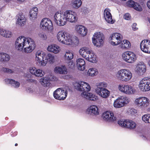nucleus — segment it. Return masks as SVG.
I'll return each instance as SVG.
<instances>
[{
	"instance_id": "nucleus-1",
	"label": "nucleus",
	"mask_w": 150,
	"mask_h": 150,
	"mask_svg": "<svg viewBox=\"0 0 150 150\" xmlns=\"http://www.w3.org/2000/svg\"><path fill=\"white\" fill-rule=\"evenodd\" d=\"M54 22L59 26L65 25L67 22L76 23L78 20V17L75 13L70 10H67L61 13L57 12L54 15Z\"/></svg>"
},
{
	"instance_id": "nucleus-2",
	"label": "nucleus",
	"mask_w": 150,
	"mask_h": 150,
	"mask_svg": "<svg viewBox=\"0 0 150 150\" xmlns=\"http://www.w3.org/2000/svg\"><path fill=\"white\" fill-rule=\"evenodd\" d=\"M15 46L18 50L21 51L24 48V51L25 52L30 53L35 49V45L34 41L32 38L21 36L16 40Z\"/></svg>"
},
{
	"instance_id": "nucleus-3",
	"label": "nucleus",
	"mask_w": 150,
	"mask_h": 150,
	"mask_svg": "<svg viewBox=\"0 0 150 150\" xmlns=\"http://www.w3.org/2000/svg\"><path fill=\"white\" fill-rule=\"evenodd\" d=\"M45 53L41 50H38L35 53V60L36 63L38 65L41 66H45L47 62L50 63H53L55 61V57L52 54H48L46 57V60L47 61H45L43 59Z\"/></svg>"
},
{
	"instance_id": "nucleus-4",
	"label": "nucleus",
	"mask_w": 150,
	"mask_h": 150,
	"mask_svg": "<svg viewBox=\"0 0 150 150\" xmlns=\"http://www.w3.org/2000/svg\"><path fill=\"white\" fill-rule=\"evenodd\" d=\"M56 38L57 41L63 44L70 45L72 42L71 35L65 31L60 30L58 32Z\"/></svg>"
},
{
	"instance_id": "nucleus-5",
	"label": "nucleus",
	"mask_w": 150,
	"mask_h": 150,
	"mask_svg": "<svg viewBox=\"0 0 150 150\" xmlns=\"http://www.w3.org/2000/svg\"><path fill=\"white\" fill-rule=\"evenodd\" d=\"M80 54L88 61L92 63L96 62V56L93 51L90 48L83 47L79 50Z\"/></svg>"
},
{
	"instance_id": "nucleus-6",
	"label": "nucleus",
	"mask_w": 150,
	"mask_h": 150,
	"mask_svg": "<svg viewBox=\"0 0 150 150\" xmlns=\"http://www.w3.org/2000/svg\"><path fill=\"white\" fill-rule=\"evenodd\" d=\"M116 76L120 81L126 82L131 79L132 77V74L129 69H123L117 71Z\"/></svg>"
},
{
	"instance_id": "nucleus-7",
	"label": "nucleus",
	"mask_w": 150,
	"mask_h": 150,
	"mask_svg": "<svg viewBox=\"0 0 150 150\" xmlns=\"http://www.w3.org/2000/svg\"><path fill=\"white\" fill-rule=\"evenodd\" d=\"M97 88L95 89L96 93L100 96L104 98L108 97L110 94L109 91L106 89L107 84L104 82H100L96 84Z\"/></svg>"
},
{
	"instance_id": "nucleus-8",
	"label": "nucleus",
	"mask_w": 150,
	"mask_h": 150,
	"mask_svg": "<svg viewBox=\"0 0 150 150\" xmlns=\"http://www.w3.org/2000/svg\"><path fill=\"white\" fill-rule=\"evenodd\" d=\"M74 86L76 89L83 92L88 93L91 89L90 85L83 81L75 82L74 83Z\"/></svg>"
},
{
	"instance_id": "nucleus-9",
	"label": "nucleus",
	"mask_w": 150,
	"mask_h": 150,
	"mask_svg": "<svg viewBox=\"0 0 150 150\" xmlns=\"http://www.w3.org/2000/svg\"><path fill=\"white\" fill-rule=\"evenodd\" d=\"M118 88L121 92L128 95L133 94L136 92L135 88L128 84H120L118 86Z\"/></svg>"
},
{
	"instance_id": "nucleus-10",
	"label": "nucleus",
	"mask_w": 150,
	"mask_h": 150,
	"mask_svg": "<svg viewBox=\"0 0 150 150\" xmlns=\"http://www.w3.org/2000/svg\"><path fill=\"white\" fill-rule=\"evenodd\" d=\"M123 59L128 63L132 64L135 62L137 59V56L134 52L127 51L122 54Z\"/></svg>"
},
{
	"instance_id": "nucleus-11",
	"label": "nucleus",
	"mask_w": 150,
	"mask_h": 150,
	"mask_svg": "<svg viewBox=\"0 0 150 150\" xmlns=\"http://www.w3.org/2000/svg\"><path fill=\"white\" fill-rule=\"evenodd\" d=\"M118 124L122 127L131 129L135 128L137 125L135 122L129 120H120L118 121Z\"/></svg>"
},
{
	"instance_id": "nucleus-12",
	"label": "nucleus",
	"mask_w": 150,
	"mask_h": 150,
	"mask_svg": "<svg viewBox=\"0 0 150 150\" xmlns=\"http://www.w3.org/2000/svg\"><path fill=\"white\" fill-rule=\"evenodd\" d=\"M139 87L140 90L142 91L150 90V78L145 77L139 82Z\"/></svg>"
},
{
	"instance_id": "nucleus-13",
	"label": "nucleus",
	"mask_w": 150,
	"mask_h": 150,
	"mask_svg": "<svg viewBox=\"0 0 150 150\" xmlns=\"http://www.w3.org/2000/svg\"><path fill=\"white\" fill-rule=\"evenodd\" d=\"M104 36L102 33L97 32L94 33L92 39V42L94 45L99 47L102 45L103 43Z\"/></svg>"
},
{
	"instance_id": "nucleus-14",
	"label": "nucleus",
	"mask_w": 150,
	"mask_h": 150,
	"mask_svg": "<svg viewBox=\"0 0 150 150\" xmlns=\"http://www.w3.org/2000/svg\"><path fill=\"white\" fill-rule=\"evenodd\" d=\"M67 95V91L64 90L63 88H59L57 89L53 93L54 98L59 100L65 99Z\"/></svg>"
},
{
	"instance_id": "nucleus-15",
	"label": "nucleus",
	"mask_w": 150,
	"mask_h": 150,
	"mask_svg": "<svg viewBox=\"0 0 150 150\" xmlns=\"http://www.w3.org/2000/svg\"><path fill=\"white\" fill-rule=\"evenodd\" d=\"M122 39V35L121 34L117 33H112L109 38L111 44L114 46L120 44Z\"/></svg>"
},
{
	"instance_id": "nucleus-16",
	"label": "nucleus",
	"mask_w": 150,
	"mask_h": 150,
	"mask_svg": "<svg viewBox=\"0 0 150 150\" xmlns=\"http://www.w3.org/2000/svg\"><path fill=\"white\" fill-rule=\"evenodd\" d=\"M149 100L145 97H140L135 99L134 103L142 108H144L149 105Z\"/></svg>"
},
{
	"instance_id": "nucleus-17",
	"label": "nucleus",
	"mask_w": 150,
	"mask_h": 150,
	"mask_svg": "<svg viewBox=\"0 0 150 150\" xmlns=\"http://www.w3.org/2000/svg\"><path fill=\"white\" fill-rule=\"evenodd\" d=\"M40 26L42 29L45 30H48L52 31L53 30L52 21L47 18H44L41 20Z\"/></svg>"
},
{
	"instance_id": "nucleus-18",
	"label": "nucleus",
	"mask_w": 150,
	"mask_h": 150,
	"mask_svg": "<svg viewBox=\"0 0 150 150\" xmlns=\"http://www.w3.org/2000/svg\"><path fill=\"white\" fill-rule=\"evenodd\" d=\"M129 101V99L127 97L122 96L115 100L113 106L116 108H120L123 107L125 104H128Z\"/></svg>"
},
{
	"instance_id": "nucleus-19",
	"label": "nucleus",
	"mask_w": 150,
	"mask_h": 150,
	"mask_svg": "<svg viewBox=\"0 0 150 150\" xmlns=\"http://www.w3.org/2000/svg\"><path fill=\"white\" fill-rule=\"evenodd\" d=\"M103 120L108 122H113L117 120V118L113 112L111 111H107L104 112L102 115Z\"/></svg>"
},
{
	"instance_id": "nucleus-20",
	"label": "nucleus",
	"mask_w": 150,
	"mask_h": 150,
	"mask_svg": "<svg viewBox=\"0 0 150 150\" xmlns=\"http://www.w3.org/2000/svg\"><path fill=\"white\" fill-rule=\"evenodd\" d=\"M140 47L143 52L150 54V40L147 39L142 40L140 44Z\"/></svg>"
},
{
	"instance_id": "nucleus-21",
	"label": "nucleus",
	"mask_w": 150,
	"mask_h": 150,
	"mask_svg": "<svg viewBox=\"0 0 150 150\" xmlns=\"http://www.w3.org/2000/svg\"><path fill=\"white\" fill-rule=\"evenodd\" d=\"M29 71L31 74L37 77H42L45 74L44 72L42 69H37L34 67H30L29 69Z\"/></svg>"
},
{
	"instance_id": "nucleus-22",
	"label": "nucleus",
	"mask_w": 150,
	"mask_h": 150,
	"mask_svg": "<svg viewBox=\"0 0 150 150\" xmlns=\"http://www.w3.org/2000/svg\"><path fill=\"white\" fill-rule=\"evenodd\" d=\"M75 30L77 33L84 37L87 34L88 30L85 26L81 25H77L75 26Z\"/></svg>"
},
{
	"instance_id": "nucleus-23",
	"label": "nucleus",
	"mask_w": 150,
	"mask_h": 150,
	"mask_svg": "<svg viewBox=\"0 0 150 150\" xmlns=\"http://www.w3.org/2000/svg\"><path fill=\"white\" fill-rule=\"evenodd\" d=\"M110 10L108 8H106L104 11V17L106 21L110 23H113L114 21L112 19Z\"/></svg>"
},
{
	"instance_id": "nucleus-24",
	"label": "nucleus",
	"mask_w": 150,
	"mask_h": 150,
	"mask_svg": "<svg viewBox=\"0 0 150 150\" xmlns=\"http://www.w3.org/2000/svg\"><path fill=\"white\" fill-rule=\"evenodd\" d=\"M87 113L91 115H97L99 114V109L98 107L95 105L91 106L88 108Z\"/></svg>"
},
{
	"instance_id": "nucleus-25",
	"label": "nucleus",
	"mask_w": 150,
	"mask_h": 150,
	"mask_svg": "<svg viewBox=\"0 0 150 150\" xmlns=\"http://www.w3.org/2000/svg\"><path fill=\"white\" fill-rule=\"evenodd\" d=\"M81 96L89 100L95 101L98 99L97 96L91 93L82 92L81 94Z\"/></svg>"
},
{
	"instance_id": "nucleus-26",
	"label": "nucleus",
	"mask_w": 150,
	"mask_h": 150,
	"mask_svg": "<svg viewBox=\"0 0 150 150\" xmlns=\"http://www.w3.org/2000/svg\"><path fill=\"white\" fill-rule=\"evenodd\" d=\"M17 16L18 18L16 21V24L21 26H24L26 24V18L25 15L22 14H19Z\"/></svg>"
},
{
	"instance_id": "nucleus-27",
	"label": "nucleus",
	"mask_w": 150,
	"mask_h": 150,
	"mask_svg": "<svg viewBox=\"0 0 150 150\" xmlns=\"http://www.w3.org/2000/svg\"><path fill=\"white\" fill-rule=\"evenodd\" d=\"M54 71L55 73L62 75L67 74V69L65 66H57L54 69Z\"/></svg>"
},
{
	"instance_id": "nucleus-28",
	"label": "nucleus",
	"mask_w": 150,
	"mask_h": 150,
	"mask_svg": "<svg viewBox=\"0 0 150 150\" xmlns=\"http://www.w3.org/2000/svg\"><path fill=\"white\" fill-rule=\"evenodd\" d=\"M146 71V66L142 62H140L137 65L136 71L139 74H141L145 73Z\"/></svg>"
},
{
	"instance_id": "nucleus-29",
	"label": "nucleus",
	"mask_w": 150,
	"mask_h": 150,
	"mask_svg": "<svg viewBox=\"0 0 150 150\" xmlns=\"http://www.w3.org/2000/svg\"><path fill=\"white\" fill-rule=\"evenodd\" d=\"M47 49L48 51L55 54L59 53L60 51L59 46L56 44H53L48 46Z\"/></svg>"
},
{
	"instance_id": "nucleus-30",
	"label": "nucleus",
	"mask_w": 150,
	"mask_h": 150,
	"mask_svg": "<svg viewBox=\"0 0 150 150\" xmlns=\"http://www.w3.org/2000/svg\"><path fill=\"white\" fill-rule=\"evenodd\" d=\"M78 69L81 71H83L85 69V62L83 59L79 58L76 60Z\"/></svg>"
},
{
	"instance_id": "nucleus-31",
	"label": "nucleus",
	"mask_w": 150,
	"mask_h": 150,
	"mask_svg": "<svg viewBox=\"0 0 150 150\" xmlns=\"http://www.w3.org/2000/svg\"><path fill=\"white\" fill-rule=\"evenodd\" d=\"M38 8L36 7H34L31 8L29 12L30 18L31 20L35 19L37 17Z\"/></svg>"
},
{
	"instance_id": "nucleus-32",
	"label": "nucleus",
	"mask_w": 150,
	"mask_h": 150,
	"mask_svg": "<svg viewBox=\"0 0 150 150\" xmlns=\"http://www.w3.org/2000/svg\"><path fill=\"white\" fill-rule=\"evenodd\" d=\"M10 56L5 53L0 52V62H7L10 59Z\"/></svg>"
},
{
	"instance_id": "nucleus-33",
	"label": "nucleus",
	"mask_w": 150,
	"mask_h": 150,
	"mask_svg": "<svg viewBox=\"0 0 150 150\" xmlns=\"http://www.w3.org/2000/svg\"><path fill=\"white\" fill-rule=\"evenodd\" d=\"M120 46L121 48L128 49L131 46L130 42L128 40H125L121 42Z\"/></svg>"
},
{
	"instance_id": "nucleus-34",
	"label": "nucleus",
	"mask_w": 150,
	"mask_h": 150,
	"mask_svg": "<svg viewBox=\"0 0 150 150\" xmlns=\"http://www.w3.org/2000/svg\"><path fill=\"white\" fill-rule=\"evenodd\" d=\"M5 82L7 84H11L12 86L15 88L18 87L20 86V83L13 79H5Z\"/></svg>"
},
{
	"instance_id": "nucleus-35",
	"label": "nucleus",
	"mask_w": 150,
	"mask_h": 150,
	"mask_svg": "<svg viewBox=\"0 0 150 150\" xmlns=\"http://www.w3.org/2000/svg\"><path fill=\"white\" fill-rule=\"evenodd\" d=\"M71 4L73 8L77 9L81 6L82 2L81 0H72Z\"/></svg>"
},
{
	"instance_id": "nucleus-36",
	"label": "nucleus",
	"mask_w": 150,
	"mask_h": 150,
	"mask_svg": "<svg viewBox=\"0 0 150 150\" xmlns=\"http://www.w3.org/2000/svg\"><path fill=\"white\" fill-rule=\"evenodd\" d=\"M50 79L47 77H45L41 78L40 79V82L42 85L45 87H47L50 84Z\"/></svg>"
},
{
	"instance_id": "nucleus-37",
	"label": "nucleus",
	"mask_w": 150,
	"mask_h": 150,
	"mask_svg": "<svg viewBox=\"0 0 150 150\" xmlns=\"http://www.w3.org/2000/svg\"><path fill=\"white\" fill-rule=\"evenodd\" d=\"M74 57L72 52L69 50H67L64 56L65 59L67 60H71Z\"/></svg>"
},
{
	"instance_id": "nucleus-38",
	"label": "nucleus",
	"mask_w": 150,
	"mask_h": 150,
	"mask_svg": "<svg viewBox=\"0 0 150 150\" xmlns=\"http://www.w3.org/2000/svg\"><path fill=\"white\" fill-rule=\"evenodd\" d=\"M98 73L97 69L95 68H91L88 69V75L93 76L96 75Z\"/></svg>"
},
{
	"instance_id": "nucleus-39",
	"label": "nucleus",
	"mask_w": 150,
	"mask_h": 150,
	"mask_svg": "<svg viewBox=\"0 0 150 150\" xmlns=\"http://www.w3.org/2000/svg\"><path fill=\"white\" fill-rule=\"evenodd\" d=\"M149 114H146L142 116V120L146 123H150V122L149 120Z\"/></svg>"
},
{
	"instance_id": "nucleus-40",
	"label": "nucleus",
	"mask_w": 150,
	"mask_h": 150,
	"mask_svg": "<svg viewBox=\"0 0 150 150\" xmlns=\"http://www.w3.org/2000/svg\"><path fill=\"white\" fill-rule=\"evenodd\" d=\"M71 39L72 40V42L70 45H71L73 44H74L76 45H77L79 44V40L77 37H75L73 38L72 36L71 35Z\"/></svg>"
},
{
	"instance_id": "nucleus-41",
	"label": "nucleus",
	"mask_w": 150,
	"mask_h": 150,
	"mask_svg": "<svg viewBox=\"0 0 150 150\" xmlns=\"http://www.w3.org/2000/svg\"><path fill=\"white\" fill-rule=\"evenodd\" d=\"M6 33H5L4 37L6 38H10L12 35L13 34L12 32L8 30H6Z\"/></svg>"
},
{
	"instance_id": "nucleus-42",
	"label": "nucleus",
	"mask_w": 150,
	"mask_h": 150,
	"mask_svg": "<svg viewBox=\"0 0 150 150\" xmlns=\"http://www.w3.org/2000/svg\"><path fill=\"white\" fill-rule=\"evenodd\" d=\"M133 8L137 11H142V9L141 6L138 3H136L135 4V5L134 6Z\"/></svg>"
},
{
	"instance_id": "nucleus-43",
	"label": "nucleus",
	"mask_w": 150,
	"mask_h": 150,
	"mask_svg": "<svg viewBox=\"0 0 150 150\" xmlns=\"http://www.w3.org/2000/svg\"><path fill=\"white\" fill-rule=\"evenodd\" d=\"M38 36L40 38L44 40L46 39L47 38V36L45 34L43 33H39Z\"/></svg>"
},
{
	"instance_id": "nucleus-44",
	"label": "nucleus",
	"mask_w": 150,
	"mask_h": 150,
	"mask_svg": "<svg viewBox=\"0 0 150 150\" xmlns=\"http://www.w3.org/2000/svg\"><path fill=\"white\" fill-rule=\"evenodd\" d=\"M136 3L133 1L131 0L127 2V4L129 7L134 8L135 4Z\"/></svg>"
},
{
	"instance_id": "nucleus-45",
	"label": "nucleus",
	"mask_w": 150,
	"mask_h": 150,
	"mask_svg": "<svg viewBox=\"0 0 150 150\" xmlns=\"http://www.w3.org/2000/svg\"><path fill=\"white\" fill-rule=\"evenodd\" d=\"M6 29L2 28H0V35L4 37L5 33H6Z\"/></svg>"
},
{
	"instance_id": "nucleus-46",
	"label": "nucleus",
	"mask_w": 150,
	"mask_h": 150,
	"mask_svg": "<svg viewBox=\"0 0 150 150\" xmlns=\"http://www.w3.org/2000/svg\"><path fill=\"white\" fill-rule=\"evenodd\" d=\"M124 18L126 20H129L130 18V16L129 13H126L124 16Z\"/></svg>"
},
{
	"instance_id": "nucleus-47",
	"label": "nucleus",
	"mask_w": 150,
	"mask_h": 150,
	"mask_svg": "<svg viewBox=\"0 0 150 150\" xmlns=\"http://www.w3.org/2000/svg\"><path fill=\"white\" fill-rule=\"evenodd\" d=\"M130 112L132 115H134L137 113V111L134 109L132 108L130 110Z\"/></svg>"
},
{
	"instance_id": "nucleus-48",
	"label": "nucleus",
	"mask_w": 150,
	"mask_h": 150,
	"mask_svg": "<svg viewBox=\"0 0 150 150\" xmlns=\"http://www.w3.org/2000/svg\"><path fill=\"white\" fill-rule=\"evenodd\" d=\"M137 24L136 23H134L132 26V29L134 30H136L138 29V28L137 27Z\"/></svg>"
},
{
	"instance_id": "nucleus-49",
	"label": "nucleus",
	"mask_w": 150,
	"mask_h": 150,
	"mask_svg": "<svg viewBox=\"0 0 150 150\" xmlns=\"http://www.w3.org/2000/svg\"><path fill=\"white\" fill-rule=\"evenodd\" d=\"M14 72L15 71L14 70L8 68L7 73L11 74L14 73Z\"/></svg>"
},
{
	"instance_id": "nucleus-50",
	"label": "nucleus",
	"mask_w": 150,
	"mask_h": 150,
	"mask_svg": "<svg viewBox=\"0 0 150 150\" xmlns=\"http://www.w3.org/2000/svg\"><path fill=\"white\" fill-rule=\"evenodd\" d=\"M8 68L5 67H3L1 69V71L7 73Z\"/></svg>"
},
{
	"instance_id": "nucleus-51",
	"label": "nucleus",
	"mask_w": 150,
	"mask_h": 150,
	"mask_svg": "<svg viewBox=\"0 0 150 150\" xmlns=\"http://www.w3.org/2000/svg\"><path fill=\"white\" fill-rule=\"evenodd\" d=\"M147 6L148 8L150 10V0L147 2Z\"/></svg>"
},
{
	"instance_id": "nucleus-52",
	"label": "nucleus",
	"mask_w": 150,
	"mask_h": 150,
	"mask_svg": "<svg viewBox=\"0 0 150 150\" xmlns=\"http://www.w3.org/2000/svg\"><path fill=\"white\" fill-rule=\"evenodd\" d=\"M17 1H20V2H23L25 0H17Z\"/></svg>"
},
{
	"instance_id": "nucleus-53",
	"label": "nucleus",
	"mask_w": 150,
	"mask_h": 150,
	"mask_svg": "<svg viewBox=\"0 0 150 150\" xmlns=\"http://www.w3.org/2000/svg\"><path fill=\"white\" fill-rule=\"evenodd\" d=\"M148 21L149 22V23H150V18H148Z\"/></svg>"
},
{
	"instance_id": "nucleus-54",
	"label": "nucleus",
	"mask_w": 150,
	"mask_h": 150,
	"mask_svg": "<svg viewBox=\"0 0 150 150\" xmlns=\"http://www.w3.org/2000/svg\"><path fill=\"white\" fill-rule=\"evenodd\" d=\"M148 64L150 66V60L148 62Z\"/></svg>"
},
{
	"instance_id": "nucleus-55",
	"label": "nucleus",
	"mask_w": 150,
	"mask_h": 150,
	"mask_svg": "<svg viewBox=\"0 0 150 150\" xmlns=\"http://www.w3.org/2000/svg\"><path fill=\"white\" fill-rule=\"evenodd\" d=\"M71 65L73 66V67L74 66V63H73L72 62H71Z\"/></svg>"
},
{
	"instance_id": "nucleus-56",
	"label": "nucleus",
	"mask_w": 150,
	"mask_h": 150,
	"mask_svg": "<svg viewBox=\"0 0 150 150\" xmlns=\"http://www.w3.org/2000/svg\"><path fill=\"white\" fill-rule=\"evenodd\" d=\"M149 122H150V114H149Z\"/></svg>"
},
{
	"instance_id": "nucleus-57",
	"label": "nucleus",
	"mask_w": 150,
	"mask_h": 150,
	"mask_svg": "<svg viewBox=\"0 0 150 150\" xmlns=\"http://www.w3.org/2000/svg\"><path fill=\"white\" fill-rule=\"evenodd\" d=\"M17 145H18V144H17V143H16V144H15V146H17Z\"/></svg>"
}]
</instances>
